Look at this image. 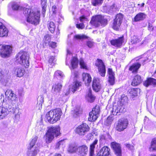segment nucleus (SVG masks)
Returning a JSON list of instances; mask_svg holds the SVG:
<instances>
[{
  "label": "nucleus",
  "instance_id": "f704fd0d",
  "mask_svg": "<svg viewBox=\"0 0 156 156\" xmlns=\"http://www.w3.org/2000/svg\"><path fill=\"white\" fill-rule=\"evenodd\" d=\"M140 91V89L138 88H132L129 91V94L130 97L133 98L134 97L137 96V93Z\"/></svg>",
  "mask_w": 156,
  "mask_h": 156
},
{
  "label": "nucleus",
  "instance_id": "de8ad7c7",
  "mask_svg": "<svg viewBox=\"0 0 156 156\" xmlns=\"http://www.w3.org/2000/svg\"><path fill=\"white\" fill-rule=\"evenodd\" d=\"M104 0H91V3L94 6L101 5Z\"/></svg>",
  "mask_w": 156,
  "mask_h": 156
},
{
  "label": "nucleus",
  "instance_id": "9d476101",
  "mask_svg": "<svg viewBox=\"0 0 156 156\" xmlns=\"http://www.w3.org/2000/svg\"><path fill=\"white\" fill-rule=\"evenodd\" d=\"M128 124V121L127 119L121 118L119 120L116 129L119 131H122L127 128Z\"/></svg>",
  "mask_w": 156,
  "mask_h": 156
},
{
  "label": "nucleus",
  "instance_id": "bf43d9fd",
  "mask_svg": "<svg viewBox=\"0 0 156 156\" xmlns=\"http://www.w3.org/2000/svg\"><path fill=\"white\" fill-rule=\"evenodd\" d=\"M94 42L90 41H88L87 42V46L90 48H92L94 45Z\"/></svg>",
  "mask_w": 156,
  "mask_h": 156
},
{
  "label": "nucleus",
  "instance_id": "2f4dec72",
  "mask_svg": "<svg viewBox=\"0 0 156 156\" xmlns=\"http://www.w3.org/2000/svg\"><path fill=\"white\" fill-rule=\"evenodd\" d=\"M87 20V18L84 16H82L80 17V21L81 23L76 24V27L80 29H83L84 27V25L83 23L84 21Z\"/></svg>",
  "mask_w": 156,
  "mask_h": 156
},
{
  "label": "nucleus",
  "instance_id": "412c9836",
  "mask_svg": "<svg viewBox=\"0 0 156 156\" xmlns=\"http://www.w3.org/2000/svg\"><path fill=\"white\" fill-rule=\"evenodd\" d=\"M142 81L141 76L138 75L135 76L133 79L131 85L133 86H136L139 85Z\"/></svg>",
  "mask_w": 156,
  "mask_h": 156
},
{
  "label": "nucleus",
  "instance_id": "a211bd4d",
  "mask_svg": "<svg viewBox=\"0 0 156 156\" xmlns=\"http://www.w3.org/2000/svg\"><path fill=\"white\" fill-rule=\"evenodd\" d=\"M111 146L116 155L117 156H121L122 151L120 145L115 142H113L111 143Z\"/></svg>",
  "mask_w": 156,
  "mask_h": 156
},
{
  "label": "nucleus",
  "instance_id": "f257e3e1",
  "mask_svg": "<svg viewBox=\"0 0 156 156\" xmlns=\"http://www.w3.org/2000/svg\"><path fill=\"white\" fill-rule=\"evenodd\" d=\"M23 14L27 17V21L32 24L36 25L39 24L40 13L38 11L32 12V10L27 8L23 9Z\"/></svg>",
  "mask_w": 156,
  "mask_h": 156
},
{
  "label": "nucleus",
  "instance_id": "4be33fe9",
  "mask_svg": "<svg viewBox=\"0 0 156 156\" xmlns=\"http://www.w3.org/2000/svg\"><path fill=\"white\" fill-rule=\"evenodd\" d=\"M83 80L85 82L86 86H89L91 81V77L89 74L87 73H83L82 74Z\"/></svg>",
  "mask_w": 156,
  "mask_h": 156
},
{
  "label": "nucleus",
  "instance_id": "052dcab7",
  "mask_svg": "<svg viewBox=\"0 0 156 156\" xmlns=\"http://www.w3.org/2000/svg\"><path fill=\"white\" fill-rule=\"evenodd\" d=\"M63 143H64V140H62L60 141H59L57 144H56V148H58L60 145L61 144H63Z\"/></svg>",
  "mask_w": 156,
  "mask_h": 156
},
{
  "label": "nucleus",
  "instance_id": "5701e85b",
  "mask_svg": "<svg viewBox=\"0 0 156 156\" xmlns=\"http://www.w3.org/2000/svg\"><path fill=\"white\" fill-rule=\"evenodd\" d=\"M8 31L3 23L0 22V37L7 36L8 35Z\"/></svg>",
  "mask_w": 156,
  "mask_h": 156
},
{
  "label": "nucleus",
  "instance_id": "20e7f679",
  "mask_svg": "<svg viewBox=\"0 0 156 156\" xmlns=\"http://www.w3.org/2000/svg\"><path fill=\"white\" fill-rule=\"evenodd\" d=\"M9 101H6L3 102L2 106H0V119H2L10 112L14 113L15 112V108L9 105L8 103Z\"/></svg>",
  "mask_w": 156,
  "mask_h": 156
},
{
  "label": "nucleus",
  "instance_id": "c03bdc74",
  "mask_svg": "<svg viewBox=\"0 0 156 156\" xmlns=\"http://www.w3.org/2000/svg\"><path fill=\"white\" fill-rule=\"evenodd\" d=\"M48 28L51 33H53L55 30V26L54 23L52 22H50L48 23Z\"/></svg>",
  "mask_w": 156,
  "mask_h": 156
},
{
  "label": "nucleus",
  "instance_id": "39448f33",
  "mask_svg": "<svg viewBox=\"0 0 156 156\" xmlns=\"http://www.w3.org/2000/svg\"><path fill=\"white\" fill-rule=\"evenodd\" d=\"M60 129L58 126L50 127L49 128L47 132L46 133V142L49 143L52 141L55 135L57 137L60 134Z\"/></svg>",
  "mask_w": 156,
  "mask_h": 156
},
{
  "label": "nucleus",
  "instance_id": "f8f14e48",
  "mask_svg": "<svg viewBox=\"0 0 156 156\" xmlns=\"http://www.w3.org/2000/svg\"><path fill=\"white\" fill-rule=\"evenodd\" d=\"M90 130V127L88 125L83 123L78 126L76 129V133L80 135H84Z\"/></svg>",
  "mask_w": 156,
  "mask_h": 156
},
{
  "label": "nucleus",
  "instance_id": "e2e57ef3",
  "mask_svg": "<svg viewBox=\"0 0 156 156\" xmlns=\"http://www.w3.org/2000/svg\"><path fill=\"white\" fill-rule=\"evenodd\" d=\"M56 43L55 42H51L50 43V46L52 48H55L56 46Z\"/></svg>",
  "mask_w": 156,
  "mask_h": 156
},
{
  "label": "nucleus",
  "instance_id": "9b49d317",
  "mask_svg": "<svg viewBox=\"0 0 156 156\" xmlns=\"http://www.w3.org/2000/svg\"><path fill=\"white\" fill-rule=\"evenodd\" d=\"M12 51V48L10 46L0 45V55L2 57H8Z\"/></svg>",
  "mask_w": 156,
  "mask_h": 156
},
{
  "label": "nucleus",
  "instance_id": "e433bc0d",
  "mask_svg": "<svg viewBox=\"0 0 156 156\" xmlns=\"http://www.w3.org/2000/svg\"><path fill=\"white\" fill-rule=\"evenodd\" d=\"M37 137L35 136L30 142L27 148L28 150H30L35 144L37 139Z\"/></svg>",
  "mask_w": 156,
  "mask_h": 156
},
{
  "label": "nucleus",
  "instance_id": "6ab92c4d",
  "mask_svg": "<svg viewBox=\"0 0 156 156\" xmlns=\"http://www.w3.org/2000/svg\"><path fill=\"white\" fill-rule=\"evenodd\" d=\"M92 88L93 90L96 92H98L101 88V84L99 80L97 78H94L93 79Z\"/></svg>",
  "mask_w": 156,
  "mask_h": 156
},
{
  "label": "nucleus",
  "instance_id": "bb28decb",
  "mask_svg": "<svg viewBox=\"0 0 156 156\" xmlns=\"http://www.w3.org/2000/svg\"><path fill=\"white\" fill-rule=\"evenodd\" d=\"M141 66V64L138 63L133 64L129 67V70L132 71V73H135L137 72V71Z\"/></svg>",
  "mask_w": 156,
  "mask_h": 156
},
{
  "label": "nucleus",
  "instance_id": "6e6d98bb",
  "mask_svg": "<svg viewBox=\"0 0 156 156\" xmlns=\"http://www.w3.org/2000/svg\"><path fill=\"white\" fill-rule=\"evenodd\" d=\"M112 122V120L111 117H108L105 122V124L107 126H108L110 124H111Z\"/></svg>",
  "mask_w": 156,
  "mask_h": 156
},
{
  "label": "nucleus",
  "instance_id": "c9c22d12",
  "mask_svg": "<svg viewBox=\"0 0 156 156\" xmlns=\"http://www.w3.org/2000/svg\"><path fill=\"white\" fill-rule=\"evenodd\" d=\"M78 61L77 58L76 57H73L71 63V68L72 67L73 69L76 68L78 66Z\"/></svg>",
  "mask_w": 156,
  "mask_h": 156
},
{
  "label": "nucleus",
  "instance_id": "aec40b11",
  "mask_svg": "<svg viewBox=\"0 0 156 156\" xmlns=\"http://www.w3.org/2000/svg\"><path fill=\"white\" fill-rule=\"evenodd\" d=\"M107 72L109 75L108 81L111 85H113L115 83V74L112 69L110 68L108 69Z\"/></svg>",
  "mask_w": 156,
  "mask_h": 156
},
{
  "label": "nucleus",
  "instance_id": "f3484780",
  "mask_svg": "<svg viewBox=\"0 0 156 156\" xmlns=\"http://www.w3.org/2000/svg\"><path fill=\"white\" fill-rule=\"evenodd\" d=\"M88 147L86 145H82L78 147L77 154L81 156H85L88 152Z\"/></svg>",
  "mask_w": 156,
  "mask_h": 156
},
{
  "label": "nucleus",
  "instance_id": "393cba45",
  "mask_svg": "<svg viewBox=\"0 0 156 156\" xmlns=\"http://www.w3.org/2000/svg\"><path fill=\"white\" fill-rule=\"evenodd\" d=\"M111 136L109 133L103 134L100 136V142L101 144H104L106 140L110 139Z\"/></svg>",
  "mask_w": 156,
  "mask_h": 156
},
{
  "label": "nucleus",
  "instance_id": "1a4fd4ad",
  "mask_svg": "<svg viewBox=\"0 0 156 156\" xmlns=\"http://www.w3.org/2000/svg\"><path fill=\"white\" fill-rule=\"evenodd\" d=\"M100 109L99 105H96L89 114L88 119L90 121H95L99 115Z\"/></svg>",
  "mask_w": 156,
  "mask_h": 156
},
{
  "label": "nucleus",
  "instance_id": "0e129e2a",
  "mask_svg": "<svg viewBox=\"0 0 156 156\" xmlns=\"http://www.w3.org/2000/svg\"><path fill=\"white\" fill-rule=\"evenodd\" d=\"M154 29V27H153L152 24L150 23H148V30L150 31H152Z\"/></svg>",
  "mask_w": 156,
  "mask_h": 156
},
{
  "label": "nucleus",
  "instance_id": "423d86ee",
  "mask_svg": "<svg viewBox=\"0 0 156 156\" xmlns=\"http://www.w3.org/2000/svg\"><path fill=\"white\" fill-rule=\"evenodd\" d=\"M29 56L27 53L21 51L16 55V61L25 67L28 68L29 66Z\"/></svg>",
  "mask_w": 156,
  "mask_h": 156
},
{
  "label": "nucleus",
  "instance_id": "7ed1b4c3",
  "mask_svg": "<svg viewBox=\"0 0 156 156\" xmlns=\"http://www.w3.org/2000/svg\"><path fill=\"white\" fill-rule=\"evenodd\" d=\"M62 112L60 109L58 108L50 111L46 115V117L48 122L54 123L60 119Z\"/></svg>",
  "mask_w": 156,
  "mask_h": 156
},
{
  "label": "nucleus",
  "instance_id": "c85d7f7f",
  "mask_svg": "<svg viewBox=\"0 0 156 156\" xmlns=\"http://www.w3.org/2000/svg\"><path fill=\"white\" fill-rule=\"evenodd\" d=\"M14 71L15 73L17 76L20 77L23 76L25 72L24 69L21 67H17L15 68Z\"/></svg>",
  "mask_w": 156,
  "mask_h": 156
},
{
  "label": "nucleus",
  "instance_id": "4468645a",
  "mask_svg": "<svg viewBox=\"0 0 156 156\" xmlns=\"http://www.w3.org/2000/svg\"><path fill=\"white\" fill-rule=\"evenodd\" d=\"M95 65L98 67L99 72L101 76H104L106 73L105 66L102 61L99 59H98Z\"/></svg>",
  "mask_w": 156,
  "mask_h": 156
},
{
  "label": "nucleus",
  "instance_id": "5fc2aeb1",
  "mask_svg": "<svg viewBox=\"0 0 156 156\" xmlns=\"http://www.w3.org/2000/svg\"><path fill=\"white\" fill-rule=\"evenodd\" d=\"M74 38L76 39H84L87 38V37L84 35H76L74 36Z\"/></svg>",
  "mask_w": 156,
  "mask_h": 156
},
{
  "label": "nucleus",
  "instance_id": "ea45409f",
  "mask_svg": "<svg viewBox=\"0 0 156 156\" xmlns=\"http://www.w3.org/2000/svg\"><path fill=\"white\" fill-rule=\"evenodd\" d=\"M149 150L151 151H156V139H154L152 140Z\"/></svg>",
  "mask_w": 156,
  "mask_h": 156
},
{
  "label": "nucleus",
  "instance_id": "dca6fc26",
  "mask_svg": "<svg viewBox=\"0 0 156 156\" xmlns=\"http://www.w3.org/2000/svg\"><path fill=\"white\" fill-rule=\"evenodd\" d=\"M110 151V149L108 147L104 146L101 148L97 156H111Z\"/></svg>",
  "mask_w": 156,
  "mask_h": 156
},
{
  "label": "nucleus",
  "instance_id": "f03ea898",
  "mask_svg": "<svg viewBox=\"0 0 156 156\" xmlns=\"http://www.w3.org/2000/svg\"><path fill=\"white\" fill-rule=\"evenodd\" d=\"M62 86L60 83H56L52 86V92L53 94H58V97L55 96L54 98L53 96L52 97V99H55L57 100L63 101L65 99V97L67 96L69 93V89H67L66 91L64 92L62 95H59L58 94L60 91L61 90Z\"/></svg>",
  "mask_w": 156,
  "mask_h": 156
},
{
  "label": "nucleus",
  "instance_id": "0eeeda50",
  "mask_svg": "<svg viewBox=\"0 0 156 156\" xmlns=\"http://www.w3.org/2000/svg\"><path fill=\"white\" fill-rule=\"evenodd\" d=\"M90 23L95 27H99L100 25L104 26L107 24V20L101 15H97L92 17Z\"/></svg>",
  "mask_w": 156,
  "mask_h": 156
},
{
  "label": "nucleus",
  "instance_id": "a18cd8bd",
  "mask_svg": "<svg viewBox=\"0 0 156 156\" xmlns=\"http://www.w3.org/2000/svg\"><path fill=\"white\" fill-rule=\"evenodd\" d=\"M119 108L120 107L117 108L116 106H114L112 108V110L111 111L112 114L114 115H119V114H118L119 112H122V111L120 110Z\"/></svg>",
  "mask_w": 156,
  "mask_h": 156
},
{
  "label": "nucleus",
  "instance_id": "69168bd1",
  "mask_svg": "<svg viewBox=\"0 0 156 156\" xmlns=\"http://www.w3.org/2000/svg\"><path fill=\"white\" fill-rule=\"evenodd\" d=\"M87 137L88 140L92 139L93 138V135L91 133H89L87 135Z\"/></svg>",
  "mask_w": 156,
  "mask_h": 156
},
{
  "label": "nucleus",
  "instance_id": "774afa93",
  "mask_svg": "<svg viewBox=\"0 0 156 156\" xmlns=\"http://www.w3.org/2000/svg\"><path fill=\"white\" fill-rule=\"evenodd\" d=\"M23 91V89H21L20 90H19V93L20 95H22V92Z\"/></svg>",
  "mask_w": 156,
  "mask_h": 156
},
{
  "label": "nucleus",
  "instance_id": "58836bf2",
  "mask_svg": "<svg viewBox=\"0 0 156 156\" xmlns=\"http://www.w3.org/2000/svg\"><path fill=\"white\" fill-rule=\"evenodd\" d=\"M39 151L38 148L36 147L35 149H33L30 151H28L27 154L28 156H36L38 152Z\"/></svg>",
  "mask_w": 156,
  "mask_h": 156
},
{
  "label": "nucleus",
  "instance_id": "c756f323",
  "mask_svg": "<svg viewBox=\"0 0 156 156\" xmlns=\"http://www.w3.org/2000/svg\"><path fill=\"white\" fill-rule=\"evenodd\" d=\"M136 61H139L137 63H140L141 65H144L148 62H149L148 57H144V55H141L139 57V58L136 59Z\"/></svg>",
  "mask_w": 156,
  "mask_h": 156
},
{
  "label": "nucleus",
  "instance_id": "7c9ffc66",
  "mask_svg": "<svg viewBox=\"0 0 156 156\" xmlns=\"http://www.w3.org/2000/svg\"><path fill=\"white\" fill-rule=\"evenodd\" d=\"M53 16L54 20L59 24H60L64 20L63 17L62 16V15L59 12H58L57 15Z\"/></svg>",
  "mask_w": 156,
  "mask_h": 156
},
{
  "label": "nucleus",
  "instance_id": "338daca9",
  "mask_svg": "<svg viewBox=\"0 0 156 156\" xmlns=\"http://www.w3.org/2000/svg\"><path fill=\"white\" fill-rule=\"evenodd\" d=\"M45 41L47 40L49 42L50 40V37L48 35H46L44 37Z\"/></svg>",
  "mask_w": 156,
  "mask_h": 156
},
{
  "label": "nucleus",
  "instance_id": "13d9d810",
  "mask_svg": "<svg viewBox=\"0 0 156 156\" xmlns=\"http://www.w3.org/2000/svg\"><path fill=\"white\" fill-rule=\"evenodd\" d=\"M20 7V6L16 3H14L12 5V8L13 10H17Z\"/></svg>",
  "mask_w": 156,
  "mask_h": 156
},
{
  "label": "nucleus",
  "instance_id": "49530a36",
  "mask_svg": "<svg viewBox=\"0 0 156 156\" xmlns=\"http://www.w3.org/2000/svg\"><path fill=\"white\" fill-rule=\"evenodd\" d=\"M81 113V111L80 108H76L73 112V116L74 117H77L79 116L80 114Z\"/></svg>",
  "mask_w": 156,
  "mask_h": 156
},
{
  "label": "nucleus",
  "instance_id": "8fccbe9b",
  "mask_svg": "<svg viewBox=\"0 0 156 156\" xmlns=\"http://www.w3.org/2000/svg\"><path fill=\"white\" fill-rule=\"evenodd\" d=\"M56 61L55 57L53 56H50L48 60L49 63L51 66H53Z\"/></svg>",
  "mask_w": 156,
  "mask_h": 156
},
{
  "label": "nucleus",
  "instance_id": "4d7b16f0",
  "mask_svg": "<svg viewBox=\"0 0 156 156\" xmlns=\"http://www.w3.org/2000/svg\"><path fill=\"white\" fill-rule=\"evenodd\" d=\"M109 9V11L111 12L114 11H115L116 10V8L115 7V4H113L111 6L108 7Z\"/></svg>",
  "mask_w": 156,
  "mask_h": 156
},
{
  "label": "nucleus",
  "instance_id": "680f3d73",
  "mask_svg": "<svg viewBox=\"0 0 156 156\" xmlns=\"http://www.w3.org/2000/svg\"><path fill=\"white\" fill-rule=\"evenodd\" d=\"M126 147L128 148L129 149L132 150H133L134 148V146L129 144H127L126 145Z\"/></svg>",
  "mask_w": 156,
  "mask_h": 156
},
{
  "label": "nucleus",
  "instance_id": "b1692460",
  "mask_svg": "<svg viewBox=\"0 0 156 156\" xmlns=\"http://www.w3.org/2000/svg\"><path fill=\"white\" fill-rule=\"evenodd\" d=\"M144 85L146 87L151 85L155 86L156 85V80L151 77L148 78L144 82Z\"/></svg>",
  "mask_w": 156,
  "mask_h": 156
},
{
  "label": "nucleus",
  "instance_id": "6e6552de",
  "mask_svg": "<svg viewBox=\"0 0 156 156\" xmlns=\"http://www.w3.org/2000/svg\"><path fill=\"white\" fill-rule=\"evenodd\" d=\"M5 95L11 101L10 102L11 105L15 106L18 102V98L16 94L14 93L12 90L8 89L5 92Z\"/></svg>",
  "mask_w": 156,
  "mask_h": 156
},
{
  "label": "nucleus",
  "instance_id": "864d4df0",
  "mask_svg": "<svg viewBox=\"0 0 156 156\" xmlns=\"http://www.w3.org/2000/svg\"><path fill=\"white\" fill-rule=\"evenodd\" d=\"M72 56V55L70 51L68 50L67 51V54L66 61V65H68L67 63V60H69L71 56Z\"/></svg>",
  "mask_w": 156,
  "mask_h": 156
},
{
  "label": "nucleus",
  "instance_id": "37998d69",
  "mask_svg": "<svg viewBox=\"0 0 156 156\" xmlns=\"http://www.w3.org/2000/svg\"><path fill=\"white\" fill-rule=\"evenodd\" d=\"M87 96L90 99V101L92 102L95 99V97L92 94V90L90 88H89L87 92Z\"/></svg>",
  "mask_w": 156,
  "mask_h": 156
},
{
  "label": "nucleus",
  "instance_id": "3c124183",
  "mask_svg": "<svg viewBox=\"0 0 156 156\" xmlns=\"http://www.w3.org/2000/svg\"><path fill=\"white\" fill-rule=\"evenodd\" d=\"M51 10L52 12V15L53 16L57 15L59 12H58V10L56 6L55 5H53L52 7Z\"/></svg>",
  "mask_w": 156,
  "mask_h": 156
},
{
  "label": "nucleus",
  "instance_id": "4c0bfd02",
  "mask_svg": "<svg viewBox=\"0 0 156 156\" xmlns=\"http://www.w3.org/2000/svg\"><path fill=\"white\" fill-rule=\"evenodd\" d=\"M44 102V97L43 96L40 95L38 97L37 99V106L38 107V109H40L41 108L42 104Z\"/></svg>",
  "mask_w": 156,
  "mask_h": 156
},
{
  "label": "nucleus",
  "instance_id": "a19ab883",
  "mask_svg": "<svg viewBox=\"0 0 156 156\" xmlns=\"http://www.w3.org/2000/svg\"><path fill=\"white\" fill-rule=\"evenodd\" d=\"M78 147L74 144H71L69 145L68 151L71 153L76 152L77 153V150Z\"/></svg>",
  "mask_w": 156,
  "mask_h": 156
},
{
  "label": "nucleus",
  "instance_id": "ddd939ff",
  "mask_svg": "<svg viewBox=\"0 0 156 156\" xmlns=\"http://www.w3.org/2000/svg\"><path fill=\"white\" fill-rule=\"evenodd\" d=\"M123 15L121 13L117 14L114 20L113 24V28L117 30L119 27L122 22Z\"/></svg>",
  "mask_w": 156,
  "mask_h": 156
},
{
  "label": "nucleus",
  "instance_id": "473e14b6",
  "mask_svg": "<svg viewBox=\"0 0 156 156\" xmlns=\"http://www.w3.org/2000/svg\"><path fill=\"white\" fill-rule=\"evenodd\" d=\"M47 0H41V5L42 7V12L44 17L46 11V8L47 7Z\"/></svg>",
  "mask_w": 156,
  "mask_h": 156
},
{
  "label": "nucleus",
  "instance_id": "2eb2a0df",
  "mask_svg": "<svg viewBox=\"0 0 156 156\" xmlns=\"http://www.w3.org/2000/svg\"><path fill=\"white\" fill-rule=\"evenodd\" d=\"M124 37L123 36L120 37L115 39H113L110 41L111 44L117 48H120L124 41Z\"/></svg>",
  "mask_w": 156,
  "mask_h": 156
},
{
  "label": "nucleus",
  "instance_id": "09e8293b",
  "mask_svg": "<svg viewBox=\"0 0 156 156\" xmlns=\"http://www.w3.org/2000/svg\"><path fill=\"white\" fill-rule=\"evenodd\" d=\"M139 38L136 36H133L131 37V42L132 44H135L138 43L140 41Z\"/></svg>",
  "mask_w": 156,
  "mask_h": 156
},
{
  "label": "nucleus",
  "instance_id": "cd10ccee",
  "mask_svg": "<svg viewBox=\"0 0 156 156\" xmlns=\"http://www.w3.org/2000/svg\"><path fill=\"white\" fill-rule=\"evenodd\" d=\"M98 140L96 139L90 145L89 148V156H94V154L95 145L97 144Z\"/></svg>",
  "mask_w": 156,
  "mask_h": 156
},
{
  "label": "nucleus",
  "instance_id": "603ef678",
  "mask_svg": "<svg viewBox=\"0 0 156 156\" xmlns=\"http://www.w3.org/2000/svg\"><path fill=\"white\" fill-rule=\"evenodd\" d=\"M80 65L81 68L85 69H88L87 67L86 64L84 62L83 60L81 59L80 60Z\"/></svg>",
  "mask_w": 156,
  "mask_h": 156
},
{
  "label": "nucleus",
  "instance_id": "a878e982",
  "mask_svg": "<svg viewBox=\"0 0 156 156\" xmlns=\"http://www.w3.org/2000/svg\"><path fill=\"white\" fill-rule=\"evenodd\" d=\"M146 15L143 12H139L136 15L134 18V20L135 22L142 21L146 18Z\"/></svg>",
  "mask_w": 156,
  "mask_h": 156
},
{
  "label": "nucleus",
  "instance_id": "72a5a7b5",
  "mask_svg": "<svg viewBox=\"0 0 156 156\" xmlns=\"http://www.w3.org/2000/svg\"><path fill=\"white\" fill-rule=\"evenodd\" d=\"M54 77V78H56L60 80L62 79L64 77V75L62 72L59 70H57L55 72Z\"/></svg>",
  "mask_w": 156,
  "mask_h": 156
},
{
  "label": "nucleus",
  "instance_id": "79ce46f5",
  "mask_svg": "<svg viewBox=\"0 0 156 156\" xmlns=\"http://www.w3.org/2000/svg\"><path fill=\"white\" fill-rule=\"evenodd\" d=\"M81 85V83L76 81L74 82L72 86V91L74 92L78 89L79 87Z\"/></svg>",
  "mask_w": 156,
  "mask_h": 156
}]
</instances>
